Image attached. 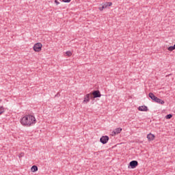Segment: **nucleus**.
<instances>
[{
	"mask_svg": "<svg viewBox=\"0 0 175 175\" xmlns=\"http://www.w3.org/2000/svg\"><path fill=\"white\" fill-rule=\"evenodd\" d=\"M173 116L172 114H168L165 116L166 120H170Z\"/></svg>",
	"mask_w": 175,
	"mask_h": 175,
	"instance_id": "16",
	"label": "nucleus"
},
{
	"mask_svg": "<svg viewBox=\"0 0 175 175\" xmlns=\"http://www.w3.org/2000/svg\"><path fill=\"white\" fill-rule=\"evenodd\" d=\"M31 170L32 173H35L36 172H38V166H36V165H33V166L31 167Z\"/></svg>",
	"mask_w": 175,
	"mask_h": 175,
	"instance_id": "12",
	"label": "nucleus"
},
{
	"mask_svg": "<svg viewBox=\"0 0 175 175\" xmlns=\"http://www.w3.org/2000/svg\"><path fill=\"white\" fill-rule=\"evenodd\" d=\"M43 47V44L41 42H37L34 44L33 46V50L35 53H40L42 51V49Z\"/></svg>",
	"mask_w": 175,
	"mask_h": 175,
	"instance_id": "3",
	"label": "nucleus"
},
{
	"mask_svg": "<svg viewBox=\"0 0 175 175\" xmlns=\"http://www.w3.org/2000/svg\"><path fill=\"white\" fill-rule=\"evenodd\" d=\"M3 113H5V107H3V106H1L0 107V116H1V114H3Z\"/></svg>",
	"mask_w": 175,
	"mask_h": 175,
	"instance_id": "15",
	"label": "nucleus"
},
{
	"mask_svg": "<svg viewBox=\"0 0 175 175\" xmlns=\"http://www.w3.org/2000/svg\"><path fill=\"white\" fill-rule=\"evenodd\" d=\"M59 1H61V0H55V3L56 6H58V5L61 4V2H59Z\"/></svg>",
	"mask_w": 175,
	"mask_h": 175,
	"instance_id": "17",
	"label": "nucleus"
},
{
	"mask_svg": "<svg viewBox=\"0 0 175 175\" xmlns=\"http://www.w3.org/2000/svg\"><path fill=\"white\" fill-rule=\"evenodd\" d=\"M91 95V93L86 94L83 98V103H88L90 102V96Z\"/></svg>",
	"mask_w": 175,
	"mask_h": 175,
	"instance_id": "9",
	"label": "nucleus"
},
{
	"mask_svg": "<svg viewBox=\"0 0 175 175\" xmlns=\"http://www.w3.org/2000/svg\"><path fill=\"white\" fill-rule=\"evenodd\" d=\"M72 51H67L66 52V55L67 56V57H72Z\"/></svg>",
	"mask_w": 175,
	"mask_h": 175,
	"instance_id": "14",
	"label": "nucleus"
},
{
	"mask_svg": "<svg viewBox=\"0 0 175 175\" xmlns=\"http://www.w3.org/2000/svg\"><path fill=\"white\" fill-rule=\"evenodd\" d=\"M100 5H101V6H100V7L98 8V10H99L100 12H103V10H105V9H107V7H106V5H105V3H102Z\"/></svg>",
	"mask_w": 175,
	"mask_h": 175,
	"instance_id": "11",
	"label": "nucleus"
},
{
	"mask_svg": "<svg viewBox=\"0 0 175 175\" xmlns=\"http://www.w3.org/2000/svg\"><path fill=\"white\" fill-rule=\"evenodd\" d=\"M139 165V163L137 161H132L129 163V167H131V169H135V167H137V165Z\"/></svg>",
	"mask_w": 175,
	"mask_h": 175,
	"instance_id": "4",
	"label": "nucleus"
},
{
	"mask_svg": "<svg viewBox=\"0 0 175 175\" xmlns=\"http://www.w3.org/2000/svg\"><path fill=\"white\" fill-rule=\"evenodd\" d=\"M148 96L149 98H150V99H152V100H154V102H156V103H159L160 105L165 104V101L163 100H161V98L157 97L152 93H149Z\"/></svg>",
	"mask_w": 175,
	"mask_h": 175,
	"instance_id": "2",
	"label": "nucleus"
},
{
	"mask_svg": "<svg viewBox=\"0 0 175 175\" xmlns=\"http://www.w3.org/2000/svg\"><path fill=\"white\" fill-rule=\"evenodd\" d=\"M138 110L139 111H148V108L146 106L142 105V106H139L138 107Z\"/></svg>",
	"mask_w": 175,
	"mask_h": 175,
	"instance_id": "10",
	"label": "nucleus"
},
{
	"mask_svg": "<svg viewBox=\"0 0 175 175\" xmlns=\"http://www.w3.org/2000/svg\"><path fill=\"white\" fill-rule=\"evenodd\" d=\"M91 95L94 96V98H100V96H102L99 90H96L93 92L92 93H91Z\"/></svg>",
	"mask_w": 175,
	"mask_h": 175,
	"instance_id": "8",
	"label": "nucleus"
},
{
	"mask_svg": "<svg viewBox=\"0 0 175 175\" xmlns=\"http://www.w3.org/2000/svg\"><path fill=\"white\" fill-rule=\"evenodd\" d=\"M121 132H122V128H117L115 129L112 133H111V135L112 136H116V135H118V133H121Z\"/></svg>",
	"mask_w": 175,
	"mask_h": 175,
	"instance_id": "7",
	"label": "nucleus"
},
{
	"mask_svg": "<svg viewBox=\"0 0 175 175\" xmlns=\"http://www.w3.org/2000/svg\"><path fill=\"white\" fill-rule=\"evenodd\" d=\"M104 5H105V8H109L110 6H113L112 2H105L104 3Z\"/></svg>",
	"mask_w": 175,
	"mask_h": 175,
	"instance_id": "13",
	"label": "nucleus"
},
{
	"mask_svg": "<svg viewBox=\"0 0 175 175\" xmlns=\"http://www.w3.org/2000/svg\"><path fill=\"white\" fill-rule=\"evenodd\" d=\"M72 0H62V2H64L65 3H69Z\"/></svg>",
	"mask_w": 175,
	"mask_h": 175,
	"instance_id": "18",
	"label": "nucleus"
},
{
	"mask_svg": "<svg viewBox=\"0 0 175 175\" xmlns=\"http://www.w3.org/2000/svg\"><path fill=\"white\" fill-rule=\"evenodd\" d=\"M109 136L107 135L102 136L100 139V142L102 143V144H106L107 142H109Z\"/></svg>",
	"mask_w": 175,
	"mask_h": 175,
	"instance_id": "5",
	"label": "nucleus"
},
{
	"mask_svg": "<svg viewBox=\"0 0 175 175\" xmlns=\"http://www.w3.org/2000/svg\"><path fill=\"white\" fill-rule=\"evenodd\" d=\"M20 122L23 126H32L36 124V118L32 115H25L21 118Z\"/></svg>",
	"mask_w": 175,
	"mask_h": 175,
	"instance_id": "1",
	"label": "nucleus"
},
{
	"mask_svg": "<svg viewBox=\"0 0 175 175\" xmlns=\"http://www.w3.org/2000/svg\"><path fill=\"white\" fill-rule=\"evenodd\" d=\"M146 139H148V142H154L155 140V135L150 133L147 135Z\"/></svg>",
	"mask_w": 175,
	"mask_h": 175,
	"instance_id": "6",
	"label": "nucleus"
},
{
	"mask_svg": "<svg viewBox=\"0 0 175 175\" xmlns=\"http://www.w3.org/2000/svg\"><path fill=\"white\" fill-rule=\"evenodd\" d=\"M0 102H1V99H0Z\"/></svg>",
	"mask_w": 175,
	"mask_h": 175,
	"instance_id": "19",
	"label": "nucleus"
}]
</instances>
